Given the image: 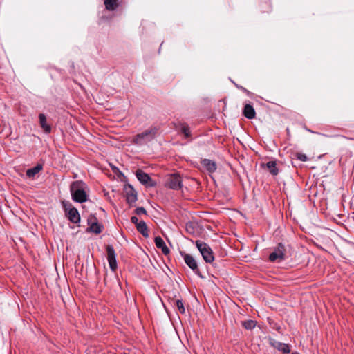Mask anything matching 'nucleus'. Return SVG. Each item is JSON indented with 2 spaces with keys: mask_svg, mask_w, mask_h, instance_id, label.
<instances>
[{
  "mask_svg": "<svg viewBox=\"0 0 354 354\" xmlns=\"http://www.w3.org/2000/svg\"><path fill=\"white\" fill-rule=\"evenodd\" d=\"M86 187V185L82 180L73 182L70 186L73 200L80 203L86 202L88 200Z\"/></svg>",
  "mask_w": 354,
  "mask_h": 354,
  "instance_id": "nucleus-1",
  "label": "nucleus"
},
{
  "mask_svg": "<svg viewBox=\"0 0 354 354\" xmlns=\"http://www.w3.org/2000/svg\"><path fill=\"white\" fill-rule=\"evenodd\" d=\"M158 129L156 127H151L145 131L135 136L131 140V142L136 145H143L151 141L155 138Z\"/></svg>",
  "mask_w": 354,
  "mask_h": 354,
  "instance_id": "nucleus-2",
  "label": "nucleus"
},
{
  "mask_svg": "<svg viewBox=\"0 0 354 354\" xmlns=\"http://www.w3.org/2000/svg\"><path fill=\"white\" fill-rule=\"evenodd\" d=\"M195 244L206 263H212L214 261V253L209 245L200 240H197Z\"/></svg>",
  "mask_w": 354,
  "mask_h": 354,
  "instance_id": "nucleus-3",
  "label": "nucleus"
},
{
  "mask_svg": "<svg viewBox=\"0 0 354 354\" xmlns=\"http://www.w3.org/2000/svg\"><path fill=\"white\" fill-rule=\"evenodd\" d=\"M286 248L284 245L279 243L274 252L270 254L269 260L272 262L281 261L286 259Z\"/></svg>",
  "mask_w": 354,
  "mask_h": 354,
  "instance_id": "nucleus-4",
  "label": "nucleus"
},
{
  "mask_svg": "<svg viewBox=\"0 0 354 354\" xmlns=\"http://www.w3.org/2000/svg\"><path fill=\"white\" fill-rule=\"evenodd\" d=\"M106 250L107 253V260L109 268L113 272H115L118 268V265L116 261V254L114 248L111 245H108L106 247Z\"/></svg>",
  "mask_w": 354,
  "mask_h": 354,
  "instance_id": "nucleus-5",
  "label": "nucleus"
},
{
  "mask_svg": "<svg viewBox=\"0 0 354 354\" xmlns=\"http://www.w3.org/2000/svg\"><path fill=\"white\" fill-rule=\"evenodd\" d=\"M127 202L131 205L137 201V192L129 184L126 185L124 188Z\"/></svg>",
  "mask_w": 354,
  "mask_h": 354,
  "instance_id": "nucleus-6",
  "label": "nucleus"
},
{
  "mask_svg": "<svg viewBox=\"0 0 354 354\" xmlns=\"http://www.w3.org/2000/svg\"><path fill=\"white\" fill-rule=\"evenodd\" d=\"M138 180L142 184L149 187H153L155 183L153 181L149 175L140 169H138L136 172Z\"/></svg>",
  "mask_w": 354,
  "mask_h": 354,
  "instance_id": "nucleus-7",
  "label": "nucleus"
},
{
  "mask_svg": "<svg viewBox=\"0 0 354 354\" xmlns=\"http://www.w3.org/2000/svg\"><path fill=\"white\" fill-rule=\"evenodd\" d=\"M269 344L281 353L288 354L290 352V346L287 344L280 342L272 338L269 339Z\"/></svg>",
  "mask_w": 354,
  "mask_h": 354,
  "instance_id": "nucleus-8",
  "label": "nucleus"
},
{
  "mask_svg": "<svg viewBox=\"0 0 354 354\" xmlns=\"http://www.w3.org/2000/svg\"><path fill=\"white\" fill-rule=\"evenodd\" d=\"M167 186L174 190L180 189L182 187L180 176L177 174H171L169 178Z\"/></svg>",
  "mask_w": 354,
  "mask_h": 354,
  "instance_id": "nucleus-9",
  "label": "nucleus"
},
{
  "mask_svg": "<svg viewBox=\"0 0 354 354\" xmlns=\"http://www.w3.org/2000/svg\"><path fill=\"white\" fill-rule=\"evenodd\" d=\"M184 261L185 263L187 265V266L192 269L195 274L198 275L199 277H202L200 271L198 268V264L196 261L194 259V258L189 254H184Z\"/></svg>",
  "mask_w": 354,
  "mask_h": 354,
  "instance_id": "nucleus-10",
  "label": "nucleus"
},
{
  "mask_svg": "<svg viewBox=\"0 0 354 354\" xmlns=\"http://www.w3.org/2000/svg\"><path fill=\"white\" fill-rule=\"evenodd\" d=\"M66 215L68 220L73 223H78L80 221V216L75 207H70L66 209Z\"/></svg>",
  "mask_w": 354,
  "mask_h": 354,
  "instance_id": "nucleus-11",
  "label": "nucleus"
},
{
  "mask_svg": "<svg viewBox=\"0 0 354 354\" xmlns=\"http://www.w3.org/2000/svg\"><path fill=\"white\" fill-rule=\"evenodd\" d=\"M154 242H155L156 246L158 248L161 249L162 252L165 255H167L169 254V252H170L169 249L167 248L165 241L160 236L155 237Z\"/></svg>",
  "mask_w": 354,
  "mask_h": 354,
  "instance_id": "nucleus-12",
  "label": "nucleus"
},
{
  "mask_svg": "<svg viewBox=\"0 0 354 354\" xmlns=\"http://www.w3.org/2000/svg\"><path fill=\"white\" fill-rule=\"evenodd\" d=\"M201 163L209 173H213L216 170L217 167L214 161L209 159H203L201 160Z\"/></svg>",
  "mask_w": 354,
  "mask_h": 354,
  "instance_id": "nucleus-13",
  "label": "nucleus"
},
{
  "mask_svg": "<svg viewBox=\"0 0 354 354\" xmlns=\"http://www.w3.org/2000/svg\"><path fill=\"white\" fill-rule=\"evenodd\" d=\"M39 124L44 131L46 133H49L51 131V127L47 124L46 117L44 113L39 115Z\"/></svg>",
  "mask_w": 354,
  "mask_h": 354,
  "instance_id": "nucleus-14",
  "label": "nucleus"
},
{
  "mask_svg": "<svg viewBox=\"0 0 354 354\" xmlns=\"http://www.w3.org/2000/svg\"><path fill=\"white\" fill-rule=\"evenodd\" d=\"M243 115L248 119H253L255 118L256 112L253 106L249 104L244 106Z\"/></svg>",
  "mask_w": 354,
  "mask_h": 354,
  "instance_id": "nucleus-15",
  "label": "nucleus"
},
{
  "mask_svg": "<svg viewBox=\"0 0 354 354\" xmlns=\"http://www.w3.org/2000/svg\"><path fill=\"white\" fill-rule=\"evenodd\" d=\"M137 230L145 237L149 236L148 227L145 221H141L136 226Z\"/></svg>",
  "mask_w": 354,
  "mask_h": 354,
  "instance_id": "nucleus-16",
  "label": "nucleus"
},
{
  "mask_svg": "<svg viewBox=\"0 0 354 354\" xmlns=\"http://www.w3.org/2000/svg\"><path fill=\"white\" fill-rule=\"evenodd\" d=\"M42 169L41 165H37L35 167L29 169L26 171V176L28 178H33L36 174H37Z\"/></svg>",
  "mask_w": 354,
  "mask_h": 354,
  "instance_id": "nucleus-17",
  "label": "nucleus"
},
{
  "mask_svg": "<svg viewBox=\"0 0 354 354\" xmlns=\"http://www.w3.org/2000/svg\"><path fill=\"white\" fill-rule=\"evenodd\" d=\"M266 165L272 175L276 176L278 174L279 170L277 167V163L275 161H269Z\"/></svg>",
  "mask_w": 354,
  "mask_h": 354,
  "instance_id": "nucleus-18",
  "label": "nucleus"
},
{
  "mask_svg": "<svg viewBox=\"0 0 354 354\" xmlns=\"http://www.w3.org/2000/svg\"><path fill=\"white\" fill-rule=\"evenodd\" d=\"M118 0H104V5L108 10H115L118 7Z\"/></svg>",
  "mask_w": 354,
  "mask_h": 354,
  "instance_id": "nucleus-19",
  "label": "nucleus"
},
{
  "mask_svg": "<svg viewBox=\"0 0 354 354\" xmlns=\"http://www.w3.org/2000/svg\"><path fill=\"white\" fill-rule=\"evenodd\" d=\"M102 225L97 222H93L90 224L89 230L95 234H100L102 232Z\"/></svg>",
  "mask_w": 354,
  "mask_h": 354,
  "instance_id": "nucleus-20",
  "label": "nucleus"
},
{
  "mask_svg": "<svg viewBox=\"0 0 354 354\" xmlns=\"http://www.w3.org/2000/svg\"><path fill=\"white\" fill-rule=\"evenodd\" d=\"M180 131L184 134L186 138L191 137V131L189 126L185 123L180 124Z\"/></svg>",
  "mask_w": 354,
  "mask_h": 354,
  "instance_id": "nucleus-21",
  "label": "nucleus"
},
{
  "mask_svg": "<svg viewBox=\"0 0 354 354\" xmlns=\"http://www.w3.org/2000/svg\"><path fill=\"white\" fill-rule=\"evenodd\" d=\"M242 326L247 330H252L255 327L256 322L253 320H247L243 322Z\"/></svg>",
  "mask_w": 354,
  "mask_h": 354,
  "instance_id": "nucleus-22",
  "label": "nucleus"
},
{
  "mask_svg": "<svg viewBox=\"0 0 354 354\" xmlns=\"http://www.w3.org/2000/svg\"><path fill=\"white\" fill-rule=\"evenodd\" d=\"M174 302H175L176 306L178 308V311L180 313L184 314L185 313V308L184 307L182 300L177 299Z\"/></svg>",
  "mask_w": 354,
  "mask_h": 354,
  "instance_id": "nucleus-23",
  "label": "nucleus"
},
{
  "mask_svg": "<svg viewBox=\"0 0 354 354\" xmlns=\"http://www.w3.org/2000/svg\"><path fill=\"white\" fill-rule=\"evenodd\" d=\"M135 213L138 215L147 214V211L144 207H140L135 209Z\"/></svg>",
  "mask_w": 354,
  "mask_h": 354,
  "instance_id": "nucleus-24",
  "label": "nucleus"
},
{
  "mask_svg": "<svg viewBox=\"0 0 354 354\" xmlns=\"http://www.w3.org/2000/svg\"><path fill=\"white\" fill-rule=\"evenodd\" d=\"M186 230L189 232V233H194V228L192 227V223H187L186 224Z\"/></svg>",
  "mask_w": 354,
  "mask_h": 354,
  "instance_id": "nucleus-25",
  "label": "nucleus"
},
{
  "mask_svg": "<svg viewBox=\"0 0 354 354\" xmlns=\"http://www.w3.org/2000/svg\"><path fill=\"white\" fill-rule=\"evenodd\" d=\"M131 221L133 224H135V225H136V226H137V225H138V224H139V223L140 222V221H139L138 218L136 216H132V217L131 218Z\"/></svg>",
  "mask_w": 354,
  "mask_h": 354,
  "instance_id": "nucleus-26",
  "label": "nucleus"
},
{
  "mask_svg": "<svg viewBox=\"0 0 354 354\" xmlns=\"http://www.w3.org/2000/svg\"><path fill=\"white\" fill-rule=\"evenodd\" d=\"M298 159L301 161H306L307 160V156L305 154H299L297 156Z\"/></svg>",
  "mask_w": 354,
  "mask_h": 354,
  "instance_id": "nucleus-27",
  "label": "nucleus"
},
{
  "mask_svg": "<svg viewBox=\"0 0 354 354\" xmlns=\"http://www.w3.org/2000/svg\"><path fill=\"white\" fill-rule=\"evenodd\" d=\"M241 89H243V91H246L245 88H243V87H240Z\"/></svg>",
  "mask_w": 354,
  "mask_h": 354,
  "instance_id": "nucleus-28",
  "label": "nucleus"
}]
</instances>
